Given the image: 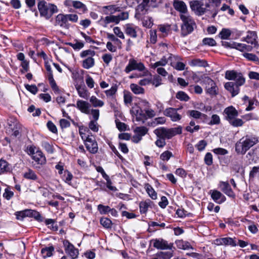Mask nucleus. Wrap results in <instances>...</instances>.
<instances>
[{"instance_id": "obj_39", "label": "nucleus", "mask_w": 259, "mask_h": 259, "mask_svg": "<svg viewBox=\"0 0 259 259\" xmlns=\"http://www.w3.org/2000/svg\"><path fill=\"white\" fill-rule=\"evenodd\" d=\"M148 129L145 126H138L136 127L134 130L135 134L141 136L142 137L145 136L148 132Z\"/></svg>"}, {"instance_id": "obj_8", "label": "nucleus", "mask_w": 259, "mask_h": 259, "mask_svg": "<svg viewBox=\"0 0 259 259\" xmlns=\"http://www.w3.org/2000/svg\"><path fill=\"white\" fill-rule=\"evenodd\" d=\"M203 82L205 84L206 93L210 95L217 94V88L215 82L210 78L205 76L203 79Z\"/></svg>"}, {"instance_id": "obj_44", "label": "nucleus", "mask_w": 259, "mask_h": 259, "mask_svg": "<svg viewBox=\"0 0 259 259\" xmlns=\"http://www.w3.org/2000/svg\"><path fill=\"white\" fill-rule=\"evenodd\" d=\"M243 56L248 61L253 62H257L258 61V58L255 54L252 53H245L243 54Z\"/></svg>"}, {"instance_id": "obj_52", "label": "nucleus", "mask_w": 259, "mask_h": 259, "mask_svg": "<svg viewBox=\"0 0 259 259\" xmlns=\"http://www.w3.org/2000/svg\"><path fill=\"white\" fill-rule=\"evenodd\" d=\"M167 63H168V60H166V59L164 57L160 61H157V62H155V63H154L152 65V67L153 68H156L158 67V66H165Z\"/></svg>"}, {"instance_id": "obj_47", "label": "nucleus", "mask_w": 259, "mask_h": 259, "mask_svg": "<svg viewBox=\"0 0 259 259\" xmlns=\"http://www.w3.org/2000/svg\"><path fill=\"white\" fill-rule=\"evenodd\" d=\"M176 98L184 101H188L189 100V97L187 94L183 91L178 92L176 94Z\"/></svg>"}, {"instance_id": "obj_50", "label": "nucleus", "mask_w": 259, "mask_h": 259, "mask_svg": "<svg viewBox=\"0 0 259 259\" xmlns=\"http://www.w3.org/2000/svg\"><path fill=\"white\" fill-rule=\"evenodd\" d=\"M98 209L102 214H105L109 212L110 207L109 206H105L102 204H99L98 206Z\"/></svg>"}, {"instance_id": "obj_27", "label": "nucleus", "mask_w": 259, "mask_h": 259, "mask_svg": "<svg viewBox=\"0 0 259 259\" xmlns=\"http://www.w3.org/2000/svg\"><path fill=\"white\" fill-rule=\"evenodd\" d=\"M137 28L138 27H134L129 24H127L125 28V33L132 38H136L137 37Z\"/></svg>"}, {"instance_id": "obj_45", "label": "nucleus", "mask_w": 259, "mask_h": 259, "mask_svg": "<svg viewBox=\"0 0 259 259\" xmlns=\"http://www.w3.org/2000/svg\"><path fill=\"white\" fill-rule=\"evenodd\" d=\"M117 91V85H114L109 90L105 91V93L107 97H112L113 98V96L116 94Z\"/></svg>"}, {"instance_id": "obj_31", "label": "nucleus", "mask_w": 259, "mask_h": 259, "mask_svg": "<svg viewBox=\"0 0 259 259\" xmlns=\"http://www.w3.org/2000/svg\"><path fill=\"white\" fill-rule=\"evenodd\" d=\"M95 65V60L92 57H87L82 61V67L87 69L93 67Z\"/></svg>"}, {"instance_id": "obj_28", "label": "nucleus", "mask_w": 259, "mask_h": 259, "mask_svg": "<svg viewBox=\"0 0 259 259\" xmlns=\"http://www.w3.org/2000/svg\"><path fill=\"white\" fill-rule=\"evenodd\" d=\"M170 250L165 252L159 251L155 254V256L161 259H170L173 256L174 252L173 249Z\"/></svg>"}, {"instance_id": "obj_33", "label": "nucleus", "mask_w": 259, "mask_h": 259, "mask_svg": "<svg viewBox=\"0 0 259 259\" xmlns=\"http://www.w3.org/2000/svg\"><path fill=\"white\" fill-rule=\"evenodd\" d=\"M31 209H26L21 211L16 212V218L18 220H22L26 217H30Z\"/></svg>"}, {"instance_id": "obj_53", "label": "nucleus", "mask_w": 259, "mask_h": 259, "mask_svg": "<svg viewBox=\"0 0 259 259\" xmlns=\"http://www.w3.org/2000/svg\"><path fill=\"white\" fill-rule=\"evenodd\" d=\"M229 123L233 126L238 127L242 126L244 122L241 119L235 118L230 120Z\"/></svg>"}, {"instance_id": "obj_4", "label": "nucleus", "mask_w": 259, "mask_h": 259, "mask_svg": "<svg viewBox=\"0 0 259 259\" xmlns=\"http://www.w3.org/2000/svg\"><path fill=\"white\" fill-rule=\"evenodd\" d=\"M37 7L40 16L46 19H49L53 14L58 12V8L56 5L44 1H40L38 3Z\"/></svg>"}, {"instance_id": "obj_35", "label": "nucleus", "mask_w": 259, "mask_h": 259, "mask_svg": "<svg viewBox=\"0 0 259 259\" xmlns=\"http://www.w3.org/2000/svg\"><path fill=\"white\" fill-rule=\"evenodd\" d=\"M187 114L195 119H199L201 117L206 116L205 114H203L198 111L194 110L188 111Z\"/></svg>"}, {"instance_id": "obj_10", "label": "nucleus", "mask_w": 259, "mask_h": 259, "mask_svg": "<svg viewBox=\"0 0 259 259\" xmlns=\"http://www.w3.org/2000/svg\"><path fill=\"white\" fill-rule=\"evenodd\" d=\"M180 108H167L164 111V115L169 117L172 121H178L180 120L182 117L178 113V110Z\"/></svg>"}, {"instance_id": "obj_5", "label": "nucleus", "mask_w": 259, "mask_h": 259, "mask_svg": "<svg viewBox=\"0 0 259 259\" xmlns=\"http://www.w3.org/2000/svg\"><path fill=\"white\" fill-rule=\"evenodd\" d=\"M154 133L158 138L170 139L176 135L181 134L182 127L180 126L171 128L161 127L155 129L154 131Z\"/></svg>"}, {"instance_id": "obj_21", "label": "nucleus", "mask_w": 259, "mask_h": 259, "mask_svg": "<svg viewBox=\"0 0 259 259\" xmlns=\"http://www.w3.org/2000/svg\"><path fill=\"white\" fill-rule=\"evenodd\" d=\"M224 113L226 115V119L229 121L238 116V113L233 106L226 108L224 110Z\"/></svg>"}, {"instance_id": "obj_40", "label": "nucleus", "mask_w": 259, "mask_h": 259, "mask_svg": "<svg viewBox=\"0 0 259 259\" xmlns=\"http://www.w3.org/2000/svg\"><path fill=\"white\" fill-rule=\"evenodd\" d=\"M130 88L135 94H143L144 92V90L143 88L135 83L131 84Z\"/></svg>"}, {"instance_id": "obj_37", "label": "nucleus", "mask_w": 259, "mask_h": 259, "mask_svg": "<svg viewBox=\"0 0 259 259\" xmlns=\"http://www.w3.org/2000/svg\"><path fill=\"white\" fill-rule=\"evenodd\" d=\"M54 250V248L53 246H51L48 247H46L45 248H42L41 249V253L44 257H50L53 254V252Z\"/></svg>"}, {"instance_id": "obj_46", "label": "nucleus", "mask_w": 259, "mask_h": 259, "mask_svg": "<svg viewBox=\"0 0 259 259\" xmlns=\"http://www.w3.org/2000/svg\"><path fill=\"white\" fill-rule=\"evenodd\" d=\"M202 6H205L207 11H212L214 9L213 4L211 3L210 0H202Z\"/></svg>"}, {"instance_id": "obj_32", "label": "nucleus", "mask_w": 259, "mask_h": 259, "mask_svg": "<svg viewBox=\"0 0 259 259\" xmlns=\"http://www.w3.org/2000/svg\"><path fill=\"white\" fill-rule=\"evenodd\" d=\"M189 65L191 66L206 67L207 66V62L203 60L195 59L192 60Z\"/></svg>"}, {"instance_id": "obj_11", "label": "nucleus", "mask_w": 259, "mask_h": 259, "mask_svg": "<svg viewBox=\"0 0 259 259\" xmlns=\"http://www.w3.org/2000/svg\"><path fill=\"white\" fill-rule=\"evenodd\" d=\"M257 35L255 31H248L246 37L242 38L241 40L246 41L248 44L251 45L253 47H256L258 45L257 41Z\"/></svg>"}, {"instance_id": "obj_57", "label": "nucleus", "mask_w": 259, "mask_h": 259, "mask_svg": "<svg viewBox=\"0 0 259 259\" xmlns=\"http://www.w3.org/2000/svg\"><path fill=\"white\" fill-rule=\"evenodd\" d=\"M172 156V154L171 152L169 151H166L163 152L160 156V158L161 160H168Z\"/></svg>"}, {"instance_id": "obj_36", "label": "nucleus", "mask_w": 259, "mask_h": 259, "mask_svg": "<svg viewBox=\"0 0 259 259\" xmlns=\"http://www.w3.org/2000/svg\"><path fill=\"white\" fill-rule=\"evenodd\" d=\"M177 244L178 247L180 249L184 250L189 249H193L192 246L188 242L180 240L177 242Z\"/></svg>"}, {"instance_id": "obj_19", "label": "nucleus", "mask_w": 259, "mask_h": 259, "mask_svg": "<svg viewBox=\"0 0 259 259\" xmlns=\"http://www.w3.org/2000/svg\"><path fill=\"white\" fill-rule=\"evenodd\" d=\"M210 193L211 198L217 203L221 204L226 200L225 196L218 190H211Z\"/></svg>"}, {"instance_id": "obj_62", "label": "nucleus", "mask_w": 259, "mask_h": 259, "mask_svg": "<svg viewBox=\"0 0 259 259\" xmlns=\"http://www.w3.org/2000/svg\"><path fill=\"white\" fill-rule=\"evenodd\" d=\"M202 42L204 45L209 46H214L216 45L215 40L212 38H204Z\"/></svg>"}, {"instance_id": "obj_24", "label": "nucleus", "mask_w": 259, "mask_h": 259, "mask_svg": "<svg viewBox=\"0 0 259 259\" xmlns=\"http://www.w3.org/2000/svg\"><path fill=\"white\" fill-rule=\"evenodd\" d=\"M12 170L11 165L5 160H0V175L10 172Z\"/></svg>"}, {"instance_id": "obj_23", "label": "nucleus", "mask_w": 259, "mask_h": 259, "mask_svg": "<svg viewBox=\"0 0 259 259\" xmlns=\"http://www.w3.org/2000/svg\"><path fill=\"white\" fill-rule=\"evenodd\" d=\"M233 49H235L240 52H250L253 49V47L249 45H247L244 44L234 42L233 44Z\"/></svg>"}, {"instance_id": "obj_20", "label": "nucleus", "mask_w": 259, "mask_h": 259, "mask_svg": "<svg viewBox=\"0 0 259 259\" xmlns=\"http://www.w3.org/2000/svg\"><path fill=\"white\" fill-rule=\"evenodd\" d=\"M220 187L221 188V190H222V191L227 196L230 197H233L235 196L233 191H232L229 184L228 182H220Z\"/></svg>"}, {"instance_id": "obj_25", "label": "nucleus", "mask_w": 259, "mask_h": 259, "mask_svg": "<svg viewBox=\"0 0 259 259\" xmlns=\"http://www.w3.org/2000/svg\"><path fill=\"white\" fill-rule=\"evenodd\" d=\"M152 203L153 202L149 199L140 202L139 207L141 213H146L148 211V208L151 206Z\"/></svg>"}, {"instance_id": "obj_55", "label": "nucleus", "mask_w": 259, "mask_h": 259, "mask_svg": "<svg viewBox=\"0 0 259 259\" xmlns=\"http://www.w3.org/2000/svg\"><path fill=\"white\" fill-rule=\"evenodd\" d=\"M55 223V220L51 219H46L45 221L46 225H48L50 228H51V229H52L53 230H57V227L56 226V225L54 226Z\"/></svg>"}, {"instance_id": "obj_30", "label": "nucleus", "mask_w": 259, "mask_h": 259, "mask_svg": "<svg viewBox=\"0 0 259 259\" xmlns=\"http://www.w3.org/2000/svg\"><path fill=\"white\" fill-rule=\"evenodd\" d=\"M145 188L148 195L153 200L157 199V193L153 187L149 184H145Z\"/></svg>"}, {"instance_id": "obj_14", "label": "nucleus", "mask_w": 259, "mask_h": 259, "mask_svg": "<svg viewBox=\"0 0 259 259\" xmlns=\"http://www.w3.org/2000/svg\"><path fill=\"white\" fill-rule=\"evenodd\" d=\"M131 112L136 116V120L137 121H142L144 123V120L147 119L145 114L143 113L142 109L138 106L133 107Z\"/></svg>"}, {"instance_id": "obj_18", "label": "nucleus", "mask_w": 259, "mask_h": 259, "mask_svg": "<svg viewBox=\"0 0 259 259\" xmlns=\"http://www.w3.org/2000/svg\"><path fill=\"white\" fill-rule=\"evenodd\" d=\"M173 6L175 10L179 12L181 14H188L187 13V6L183 1L180 0H174Z\"/></svg>"}, {"instance_id": "obj_61", "label": "nucleus", "mask_w": 259, "mask_h": 259, "mask_svg": "<svg viewBox=\"0 0 259 259\" xmlns=\"http://www.w3.org/2000/svg\"><path fill=\"white\" fill-rule=\"evenodd\" d=\"M25 87L27 91H29L30 93L34 95L36 94L38 92V89L37 87L34 84H25Z\"/></svg>"}, {"instance_id": "obj_17", "label": "nucleus", "mask_w": 259, "mask_h": 259, "mask_svg": "<svg viewBox=\"0 0 259 259\" xmlns=\"http://www.w3.org/2000/svg\"><path fill=\"white\" fill-rule=\"evenodd\" d=\"M215 242L218 245H230L234 247L237 245L236 241L230 237L218 238L215 240Z\"/></svg>"}, {"instance_id": "obj_6", "label": "nucleus", "mask_w": 259, "mask_h": 259, "mask_svg": "<svg viewBox=\"0 0 259 259\" xmlns=\"http://www.w3.org/2000/svg\"><path fill=\"white\" fill-rule=\"evenodd\" d=\"M151 242H153V246L158 249L172 250V249H175L173 243H168L167 241L162 238L153 239L151 240Z\"/></svg>"}, {"instance_id": "obj_12", "label": "nucleus", "mask_w": 259, "mask_h": 259, "mask_svg": "<svg viewBox=\"0 0 259 259\" xmlns=\"http://www.w3.org/2000/svg\"><path fill=\"white\" fill-rule=\"evenodd\" d=\"M85 145L86 148L92 153H96L98 150V144L95 139L88 136L85 140Z\"/></svg>"}, {"instance_id": "obj_29", "label": "nucleus", "mask_w": 259, "mask_h": 259, "mask_svg": "<svg viewBox=\"0 0 259 259\" xmlns=\"http://www.w3.org/2000/svg\"><path fill=\"white\" fill-rule=\"evenodd\" d=\"M23 177L27 180H37L38 179L37 176L35 172L32 169L28 168V170L23 174Z\"/></svg>"}, {"instance_id": "obj_41", "label": "nucleus", "mask_w": 259, "mask_h": 259, "mask_svg": "<svg viewBox=\"0 0 259 259\" xmlns=\"http://www.w3.org/2000/svg\"><path fill=\"white\" fill-rule=\"evenodd\" d=\"M101 224L105 228L109 229L112 227V222L107 218H102L100 219Z\"/></svg>"}, {"instance_id": "obj_1", "label": "nucleus", "mask_w": 259, "mask_h": 259, "mask_svg": "<svg viewBox=\"0 0 259 259\" xmlns=\"http://www.w3.org/2000/svg\"><path fill=\"white\" fill-rule=\"evenodd\" d=\"M225 77L228 80L234 81L228 82L225 84V88L230 92L232 97H234L239 92V87L242 85L245 81V78L241 73L234 70H228L226 72Z\"/></svg>"}, {"instance_id": "obj_9", "label": "nucleus", "mask_w": 259, "mask_h": 259, "mask_svg": "<svg viewBox=\"0 0 259 259\" xmlns=\"http://www.w3.org/2000/svg\"><path fill=\"white\" fill-rule=\"evenodd\" d=\"M63 245L66 253L69 255L72 259H76L78 257L79 254L78 249H76L73 245L70 243L69 241H64Z\"/></svg>"}, {"instance_id": "obj_15", "label": "nucleus", "mask_w": 259, "mask_h": 259, "mask_svg": "<svg viewBox=\"0 0 259 259\" xmlns=\"http://www.w3.org/2000/svg\"><path fill=\"white\" fill-rule=\"evenodd\" d=\"M76 106L81 112L89 114L90 112V104L88 102L83 100H78L76 102V105L70 104L68 106Z\"/></svg>"}, {"instance_id": "obj_49", "label": "nucleus", "mask_w": 259, "mask_h": 259, "mask_svg": "<svg viewBox=\"0 0 259 259\" xmlns=\"http://www.w3.org/2000/svg\"><path fill=\"white\" fill-rule=\"evenodd\" d=\"M200 1H193L190 2V6L192 10L196 11L197 14L200 7Z\"/></svg>"}, {"instance_id": "obj_2", "label": "nucleus", "mask_w": 259, "mask_h": 259, "mask_svg": "<svg viewBox=\"0 0 259 259\" xmlns=\"http://www.w3.org/2000/svg\"><path fill=\"white\" fill-rule=\"evenodd\" d=\"M258 142V138L257 137L246 136L240 139L236 143L235 151L238 154L244 155Z\"/></svg>"}, {"instance_id": "obj_63", "label": "nucleus", "mask_w": 259, "mask_h": 259, "mask_svg": "<svg viewBox=\"0 0 259 259\" xmlns=\"http://www.w3.org/2000/svg\"><path fill=\"white\" fill-rule=\"evenodd\" d=\"M204 162L207 165H210L212 163V154L208 152L206 154L204 157Z\"/></svg>"}, {"instance_id": "obj_54", "label": "nucleus", "mask_w": 259, "mask_h": 259, "mask_svg": "<svg viewBox=\"0 0 259 259\" xmlns=\"http://www.w3.org/2000/svg\"><path fill=\"white\" fill-rule=\"evenodd\" d=\"M95 55V52L91 50H88L82 51L80 54V57L82 58L84 57H92Z\"/></svg>"}, {"instance_id": "obj_59", "label": "nucleus", "mask_w": 259, "mask_h": 259, "mask_svg": "<svg viewBox=\"0 0 259 259\" xmlns=\"http://www.w3.org/2000/svg\"><path fill=\"white\" fill-rule=\"evenodd\" d=\"M116 16L118 18V23H119L120 21L127 19L129 17V14L127 12H122Z\"/></svg>"}, {"instance_id": "obj_58", "label": "nucleus", "mask_w": 259, "mask_h": 259, "mask_svg": "<svg viewBox=\"0 0 259 259\" xmlns=\"http://www.w3.org/2000/svg\"><path fill=\"white\" fill-rule=\"evenodd\" d=\"M220 123V118L217 114H213L211 117V120L208 123L209 125L219 124Z\"/></svg>"}, {"instance_id": "obj_48", "label": "nucleus", "mask_w": 259, "mask_h": 259, "mask_svg": "<svg viewBox=\"0 0 259 259\" xmlns=\"http://www.w3.org/2000/svg\"><path fill=\"white\" fill-rule=\"evenodd\" d=\"M48 79L49 80L50 84L52 89L55 92H58L59 91V89L53 78V75L51 74L50 75H49V76L48 77Z\"/></svg>"}, {"instance_id": "obj_16", "label": "nucleus", "mask_w": 259, "mask_h": 259, "mask_svg": "<svg viewBox=\"0 0 259 259\" xmlns=\"http://www.w3.org/2000/svg\"><path fill=\"white\" fill-rule=\"evenodd\" d=\"M101 11L105 15H113L116 12H120V8L116 5H110L102 7Z\"/></svg>"}, {"instance_id": "obj_13", "label": "nucleus", "mask_w": 259, "mask_h": 259, "mask_svg": "<svg viewBox=\"0 0 259 259\" xmlns=\"http://www.w3.org/2000/svg\"><path fill=\"white\" fill-rule=\"evenodd\" d=\"M54 25L59 26L62 28L68 29L69 27L66 15L59 14L56 17Z\"/></svg>"}, {"instance_id": "obj_22", "label": "nucleus", "mask_w": 259, "mask_h": 259, "mask_svg": "<svg viewBox=\"0 0 259 259\" xmlns=\"http://www.w3.org/2000/svg\"><path fill=\"white\" fill-rule=\"evenodd\" d=\"M32 159L38 164L44 165L46 163V157L40 150L36 151V153L32 156Z\"/></svg>"}, {"instance_id": "obj_43", "label": "nucleus", "mask_w": 259, "mask_h": 259, "mask_svg": "<svg viewBox=\"0 0 259 259\" xmlns=\"http://www.w3.org/2000/svg\"><path fill=\"white\" fill-rule=\"evenodd\" d=\"M231 32L228 29L223 28L219 33L220 37L223 39H228L231 35Z\"/></svg>"}, {"instance_id": "obj_7", "label": "nucleus", "mask_w": 259, "mask_h": 259, "mask_svg": "<svg viewBox=\"0 0 259 259\" xmlns=\"http://www.w3.org/2000/svg\"><path fill=\"white\" fill-rule=\"evenodd\" d=\"M145 69V67L143 63L142 62H138L134 59H131L129 60L128 64L126 66L124 71L126 73H128L133 70H137L139 71H142Z\"/></svg>"}, {"instance_id": "obj_3", "label": "nucleus", "mask_w": 259, "mask_h": 259, "mask_svg": "<svg viewBox=\"0 0 259 259\" xmlns=\"http://www.w3.org/2000/svg\"><path fill=\"white\" fill-rule=\"evenodd\" d=\"M180 18L182 21L181 34L184 37L191 33L196 25L194 19L188 14H180Z\"/></svg>"}, {"instance_id": "obj_56", "label": "nucleus", "mask_w": 259, "mask_h": 259, "mask_svg": "<svg viewBox=\"0 0 259 259\" xmlns=\"http://www.w3.org/2000/svg\"><path fill=\"white\" fill-rule=\"evenodd\" d=\"M42 146L48 153L52 154L54 152V150L52 146L48 142H42Z\"/></svg>"}, {"instance_id": "obj_38", "label": "nucleus", "mask_w": 259, "mask_h": 259, "mask_svg": "<svg viewBox=\"0 0 259 259\" xmlns=\"http://www.w3.org/2000/svg\"><path fill=\"white\" fill-rule=\"evenodd\" d=\"M72 6L75 9H79L82 12H85L87 10L86 6L80 1H71Z\"/></svg>"}, {"instance_id": "obj_42", "label": "nucleus", "mask_w": 259, "mask_h": 259, "mask_svg": "<svg viewBox=\"0 0 259 259\" xmlns=\"http://www.w3.org/2000/svg\"><path fill=\"white\" fill-rule=\"evenodd\" d=\"M76 90L77 91L78 94L79 96L84 99H88L89 97V94L87 90H85L84 88H82L81 87H77L76 88Z\"/></svg>"}, {"instance_id": "obj_60", "label": "nucleus", "mask_w": 259, "mask_h": 259, "mask_svg": "<svg viewBox=\"0 0 259 259\" xmlns=\"http://www.w3.org/2000/svg\"><path fill=\"white\" fill-rule=\"evenodd\" d=\"M161 77L159 75H155L153 76V79L152 80V83L156 87H157L161 84Z\"/></svg>"}, {"instance_id": "obj_51", "label": "nucleus", "mask_w": 259, "mask_h": 259, "mask_svg": "<svg viewBox=\"0 0 259 259\" xmlns=\"http://www.w3.org/2000/svg\"><path fill=\"white\" fill-rule=\"evenodd\" d=\"M67 45L72 47L75 50H79L84 47L83 42L78 41H76L75 44L68 42Z\"/></svg>"}, {"instance_id": "obj_64", "label": "nucleus", "mask_w": 259, "mask_h": 259, "mask_svg": "<svg viewBox=\"0 0 259 259\" xmlns=\"http://www.w3.org/2000/svg\"><path fill=\"white\" fill-rule=\"evenodd\" d=\"M89 128L93 132H97L98 131V125L96 121H91L89 123Z\"/></svg>"}, {"instance_id": "obj_34", "label": "nucleus", "mask_w": 259, "mask_h": 259, "mask_svg": "<svg viewBox=\"0 0 259 259\" xmlns=\"http://www.w3.org/2000/svg\"><path fill=\"white\" fill-rule=\"evenodd\" d=\"M90 102L94 107H101L104 105L103 101L98 99L95 96H92L90 98Z\"/></svg>"}, {"instance_id": "obj_26", "label": "nucleus", "mask_w": 259, "mask_h": 259, "mask_svg": "<svg viewBox=\"0 0 259 259\" xmlns=\"http://www.w3.org/2000/svg\"><path fill=\"white\" fill-rule=\"evenodd\" d=\"M102 21L104 23V27H106L108 24L111 23H114L116 24L119 23L117 16L113 15H109V16H106L104 18L102 19Z\"/></svg>"}]
</instances>
